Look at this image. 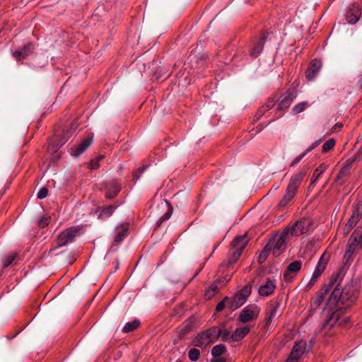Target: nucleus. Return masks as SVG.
Listing matches in <instances>:
<instances>
[{"label":"nucleus","mask_w":362,"mask_h":362,"mask_svg":"<svg viewBox=\"0 0 362 362\" xmlns=\"http://www.w3.org/2000/svg\"><path fill=\"white\" fill-rule=\"evenodd\" d=\"M357 296L358 291L354 285L341 288L337 284L328 298L327 305L330 308L339 305L346 307L355 301Z\"/></svg>","instance_id":"1"},{"label":"nucleus","mask_w":362,"mask_h":362,"mask_svg":"<svg viewBox=\"0 0 362 362\" xmlns=\"http://www.w3.org/2000/svg\"><path fill=\"white\" fill-rule=\"evenodd\" d=\"M313 225V220L308 217H304L292 225L288 226L285 229L288 230L291 237L299 236L309 231Z\"/></svg>","instance_id":"2"},{"label":"nucleus","mask_w":362,"mask_h":362,"mask_svg":"<svg viewBox=\"0 0 362 362\" xmlns=\"http://www.w3.org/2000/svg\"><path fill=\"white\" fill-rule=\"evenodd\" d=\"M246 234L236 237L232 242L233 251L228 258V264H232L240 257L243 249L247 243Z\"/></svg>","instance_id":"3"},{"label":"nucleus","mask_w":362,"mask_h":362,"mask_svg":"<svg viewBox=\"0 0 362 362\" xmlns=\"http://www.w3.org/2000/svg\"><path fill=\"white\" fill-rule=\"evenodd\" d=\"M336 307H337V308L329 316L325 323V326L329 325L330 327H333L337 324L341 325L349 322L348 317H342L346 312V307L339 305L334 306V308ZM332 309H333V308Z\"/></svg>","instance_id":"4"},{"label":"nucleus","mask_w":362,"mask_h":362,"mask_svg":"<svg viewBox=\"0 0 362 362\" xmlns=\"http://www.w3.org/2000/svg\"><path fill=\"white\" fill-rule=\"evenodd\" d=\"M260 308L255 305H249L245 307L240 312L238 320L243 323L256 320L259 315Z\"/></svg>","instance_id":"5"},{"label":"nucleus","mask_w":362,"mask_h":362,"mask_svg":"<svg viewBox=\"0 0 362 362\" xmlns=\"http://www.w3.org/2000/svg\"><path fill=\"white\" fill-rule=\"evenodd\" d=\"M291 238L288 234V230L284 229L279 235L276 236L273 241L271 243V250L274 255H279L281 251L284 249L286 242Z\"/></svg>","instance_id":"6"},{"label":"nucleus","mask_w":362,"mask_h":362,"mask_svg":"<svg viewBox=\"0 0 362 362\" xmlns=\"http://www.w3.org/2000/svg\"><path fill=\"white\" fill-rule=\"evenodd\" d=\"M78 230L79 229L76 227H71L64 230L59 235L57 238V245L62 247L69 243H71L77 235Z\"/></svg>","instance_id":"7"},{"label":"nucleus","mask_w":362,"mask_h":362,"mask_svg":"<svg viewBox=\"0 0 362 362\" xmlns=\"http://www.w3.org/2000/svg\"><path fill=\"white\" fill-rule=\"evenodd\" d=\"M302 262L300 260L294 261L290 263L284 274V281L291 283L296 276L297 273L300 270Z\"/></svg>","instance_id":"8"},{"label":"nucleus","mask_w":362,"mask_h":362,"mask_svg":"<svg viewBox=\"0 0 362 362\" xmlns=\"http://www.w3.org/2000/svg\"><path fill=\"white\" fill-rule=\"evenodd\" d=\"M250 293L251 288L250 287L245 286L241 289L238 293L235 294L233 299L232 300L230 305L231 309H237L243 305Z\"/></svg>","instance_id":"9"},{"label":"nucleus","mask_w":362,"mask_h":362,"mask_svg":"<svg viewBox=\"0 0 362 362\" xmlns=\"http://www.w3.org/2000/svg\"><path fill=\"white\" fill-rule=\"evenodd\" d=\"M362 217V204H358L354 209L352 214L346 224L344 230L348 233L358 223Z\"/></svg>","instance_id":"10"},{"label":"nucleus","mask_w":362,"mask_h":362,"mask_svg":"<svg viewBox=\"0 0 362 362\" xmlns=\"http://www.w3.org/2000/svg\"><path fill=\"white\" fill-rule=\"evenodd\" d=\"M362 16L361 7L356 4H352L346 12L347 23H357Z\"/></svg>","instance_id":"11"},{"label":"nucleus","mask_w":362,"mask_h":362,"mask_svg":"<svg viewBox=\"0 0 362 362\" xmlns=\"http://www.w3.org/2000/svg\"><path fill=\"white\" fill-rule=\"evenodd\" d=\"M362 246V231L356 229L351 235L348 242L347 253L351 255L356 247Z\"/></svg>","instance_id":"12"},{"label":"nucleus","mask_w":362,"mask_h":362,"mask_svg":"<svg viewBox=\"0 0 362 362\" xmlns=\"http://www.w3.org/2000/svg\"><path fill=\"white\" fill-rule=\"evenodd\" d=\"M305 172L300 171L293 175L289 181L286 189L296 194L303 178L305 177Z\"/></svg>","instance_id":"13"},{"label":"nucleus","mask_w":362,"mask_h":362,"mask_svg":"<svg viewBox=\"0 0 362 362\" xmlns=\"http://www.w3.org/2000/svg\"><path fill=\"white\" fill-rule=\"evenodd\" d=\"M296 97V94L293 91H287L282 94L279 98L278 110H282L287 109Z\"/></svg>","instance_id":"14"},{"label":"nucleus","mask_w":362,"mask_h":362,"mask_svg":"<svg viewBox=\"0 0 362 362\" xmlns=\"http://www.w3.org/2000/svg\"><path fill=\"white\" fill-rule=\"evenodd\" d=\"M322 66V63L318 59H313L310 62L308 68L305 71V76L309 80H313L316 76L318 74Z\"/></svg>","instance_id":"15"},{"label":"nucleus","mask_w":362,"mask_h":362,"mask_svg":"<svg viewBox=\"0 0 362 362\" xmlns=\"http://www.w3.org/2000/svg\"><path fill=\"white\" fill-rule=\"evenodd\" d=\"M275 289V281L267 279L266 282L259 287L258 293L259 296L266 297L272 295Z\"/></svg>","instance_id":"16"},{"label":"nucleus","mask_w":362,"mask_h":362,"mask_svg":"<svg viewBox=\"0 0 362 362\" xmlns=\"http://www.w3.org/2000/svg\"><path fill=\"white\" fill-rule=\"evenodd\" d=\"M91 142L92 141L89 138L83 139L78 145L71 148V155L75 157L80 156L90 146Z\"/></svg>","instance_id":"17"},{"label":"nucleus","mask_w":362,"mask_h":362,"mask_svg":"<svg viewBox=\"0 0 362 362\" xmlns=\"http://www.w3.org/2000/svg\"><path fill=\"white\" fill-rule=\"evenodd\" d=\"M279 308V303L276 301H271L267 308L265 313V323L269 325L272 322L273 318L277 315Z\"/></svg>","instance_id":"18"},{"label":"nucleus","mask_w":362,"mask_h":362,"mask_svg":"<svg viewBox=\"0 0 362 362\" xmlns=\"http://www.w3.org/2000/svg\"><path fill=\"white\" fill-rule=\"evenodd\" d=\"M160 208L165 211V214L163 216H161L160 218L158 220L156 223L157 226H160L163 221L169 219L173 213V207L170 205V204L166 200H164L160 203Z\"/></svg>","instance_id":"19"},{"label":"nucleus","mask_w":362,"mask_h":362,"mask_svg":"<svg viewBox=\"0 0 362 362\" xmlns=\"http://www.w3.org/2000/svg\"><path fill=\"white\" fill-rule=\"evenodd\" d=\"M192 343L194 346H198L202 349H204L211 344L210 341L207 339L204 332L199 333L196 337H194Z\"/></svg>","instance_id":"20"},{"label":"nucleus","mask_w":362,"mask_h":362,"mask_svg":"<svg viewBox=\"0 0 362 362\" xmlns=\"http://www.w3.org/2000/svg\"><path fill=\"white\" fill-rule=\"evenodd\" d=\"M34 49V45L32 43L25 45L22 50H16L13 53V55L16 59L22 60L25 59Z\"/></svg>","instance_id":"21"},{"label":"nucleus","mask_w":362,"mask_h":362,"mask_svg":"<svg viewBox=\"0 0 362 362\" xmlns=\"http://www.w3.org/2000/svg\"><path fill=\"white\" fill-rule=\"evenodd\" d=\"M129 230V224L122 223L116 228V235L115 237V243H120L127 235Z\"/></svg>","instance_id":"22"},{"label":"nucleus","mask_w":362,"mask_h":362,"mask_svg":"<svg viewBox=\"0 0 362 362\" xmlns=\"http://www.w3.org/2000/svg\"><path fill=\"white\" fill-rule=\"evenodd\" d=\"M250 331V328L247 326L238 327L231 334V340L233 341H240L242 340Z\"/></svg>","instance_id":"23"},{"label":"nucleus","mask_w":362,"mask_h":362,"mask_svg":"<svg viewBox=\"0 0 362 362\" xmlns=\"http://www.w3.org/2000/svg\"><path fill=\"white\" fill-rule=\"evenodd\" d=\"M204 332L207 339L210 341V344H213L220 337L221 329L216 327H212L205 330Z\"/></svg>","instance_id":"24"},{"label":"nucleus","mask_w":362,"mask_h":362,"mask_svg":"<svg viewBox=\"0 0 362 362\" xmlns=\"http://www.w3.org/2000/svg\"><path fill=\"white\" fill-rule=\"evenodd\" d=\"M327 260L324 258V256H322L320 259L318 260V262L314 269V272L313 273V275L315 278L318 279L320 276L322 275V274L324 272L326 266H327Z\"/></svg>","instance_id":"25"},{"label":"nucleus","mask_w":362,"mask_h":362,"mask_svg":"<svg viewBox=\"0 0 362 362\" xmlns=\"http://www.w3.org/2000/svg\"><path fill=\"white\" fill-rule=\"evenodd\" d=\"M266 40V37L262 36V37L258 41V42L255 45V47L250 51V55L252 57H257L262 51L264 42Z\"/></svg>","instance_id":"26"},{"label":"nucleus","mask_w":362,"mask_h":362,"mask_svg":"<svg viewBox=\"0 0 362 362\" xmlns=\"http://www.w3.org/2000/svg\"><path fill=\"white\" fill-rule=\"evenodd\" d=\"M274 105V100H269L264 105H263L257 111L256 117L259 119L267 111L272 109Z\"/></svg>","instance_id":"27"},{"label":"nucleus","mask_w":362,"mask_h":362,"mask_svg":"<svg viewBox=\"0 0 362 362\" xmlns=\"http://www.w3.org/2000/svg\"><path fill=\"white\" fill-rule=\"evenodd\" d=\"M119 191V185L117 182H113L110 187H108L107 192H106V197L107 198H112L115 197Z\"/></svg>","instance_id":"28"},{"label":"nucleus","mask_w":362,"mask_h":362,"mask_svg":"<svg viewBox=\"0 0 362 362\" xmlns=\"http://www.w3.org/2000/svg\"><path fill=\"white\" fill-rule=\"evenodd\" d=\"M139 325L140 322L139 320H133L132 322H127L122 328V332L124 333H129L137 329Z\"/></svg>","instance_id":"29"},{"label":"nucleus","mask_w":362,"mask_h":362,"mask_svg":"<svg viewBox=\"0 0 362 362\" xmlns=\"http://www.w3.org/2000/svg\"><path fill=\"white\" fill-rule=\"evenodd\" d=\"M295 195V194L286 189V194L280 201L279 206L281 207L286 206L293 199Z\"/></svg>","instance_id":"30"},{"label":"nucleus","mask_w":362,"mask_h":362,"mask_svg":"<svg viewBox=\"0 0 362 362\" xmlns=\"http://www.w3.org/2000/svg\"><path fill=\"white\" fill-rule=\"evenodd\" d=\"M226 351V347L223 344H218L214 346L211 349V354L214 357L221 356Z\"/></svg>","instance_id":"31"},{"label":"nucleus","mask_w":362,"mask_h":362,"mask_svg":"<svg viewBox=\"0 0 362 362\" xmlns=\"http://www.w3.org/2000/svg\"><path fill=\"white\" fill-rule=\"evenodd\" d=\"M326 168L327 167L325 164H321L314 170L313 174L312 183H314L319 179Z\"/></svg>","instance_id":"32"},{"label":"nucleus","mask_w":362,"mask_h":362,"mask_svg":"<svg viewBox=\"0 0 362 362\" xmlns=\"http://www.w3.org/2000/svg\"><path fill=\"white\" fill-rule=\"evenodd\" d=\"M327 289H326L324 293H321L318 296L312 300L310 305L313 309H317L321 305L325 298L324 294L327 293Z\"/></svg>","instance_id":"33"},{"label":"nucleus","mask_w":362,"mask_h":362,"mask_svg":"<svg viewBox=\"0 0 362 362\" xmlns=\"http://www.w3.org/2000/svg\"><path fill=\"white\" fill-rule=\"evenodd\" d=\"M292 349H296V352L302 356L305 352L306 342L305 341H300L295 344Z\"/></svg>","instance_id":"34"},{"label":"nucleus","mask_w":362,"mask_h":362,"mask_svg":"<svg viewBox=\"0 0 362 362\" xmlns=\"http://www.w3.org/2000/svg\"><path fill=\"white\" fill-rule=\"evenodd\" d=\"M200 356V351L196 348H192L188 351V357L192 361H197Z\"/></svg>","instance_id":"35"},{"label":"nucleus","mask_w":362,"mask_h":362,"mask_svg":"<svg viewBox=\"0 0 362 362\" xmlns=\"http://www.w3.org/2000/svg\"><path fill=\"white\" fill-rule=\"evenodd\" d=\"M308 104L307 102H301V103L296 105L292 108V112L295 115L299 114V113L302 112L308 107Z\"/></svg>","instance_id":"36"},{"label":"nucleus","mask_w":362,"mask_h":362,"mask_svg":"<svg viewBox=\"0 0 362 362\" xmlns=\"http://www.w3.org/2000/svg\"><path fill=\"white\" fill-rule=\"evenodd\" d=\"M218 286L216 284H211L205 292V297L210 299L214 296L217 292Z\"/></svg>","instance_id":"37"},{"label":"nucleus","mask_w":362,"mask_h":362,"mask_svg":"<svg viewBox=\"0 0 362 362\" xmlns=\"http://www.w3.org/2000/svg\"><path fill=\"white\" fill-rule=\"evenodd\" d=\"M116 208L117 207L113 205L106 206L103 208L100 214L104 217H110L113 214Z\"/></svg>","instance_id":"38"},{"label":"nucleus","mask_w":362,"mask_h":362,"mask_svg":"<svg viewBox=\"0 0 362 362\" xmlns=\"http://www.w3.org/2000/svg\"><path fill=\"white\" fill-rule=\"evenodd\" d=\"M335 145V141L333 139H330L327 140L323 145H322V151L323 152H328L329 150H331Z\"/></svg>","instance_id":"39"},{"label":"nucleus","mask_w":362,"mask_h":362,"mask_svg":"<svg viewBox=\"0 0 362 362\" xmlns=\"http://www.w3.org/2000/svg\"><path fill=\"white\" fill-rule=\"evenodd\" d=\"M271 250V242H269L264 247L262 253L259 255V259L260 262H263L266 259L268 252Z\"/></svg>","instance_id":"40"},{"label":"nucleus","mask_w":362,"mask_h":362,"mask_svg":"<svg viewBox=\"0 0 362 362\" xmlns=\"http://www.w3.org/2000/svg\"><path fill=\"white\" fill-rule=\"evenodd\" d=\"M16 253H11L9 254L6 258H5V260H4V267H8V266H10L12 262H13V260L16 259Z\"/></svg>","instance_id":"41"},{"label":"nucleus","mask_w":362,"mask_h":362,"mask_svg":"<svg viewBox=\"0 0 362 362\" xmlns=\"http://www.w3.org/2000/svg\"><path fill=\"white\" fill-rule=\"evenodd\" d=\"M220 337H221L222 341H231V334H230V332L225 329L221 330V334Z\"/></svg>","instance_id":"42"},{"label":"nucleus","mask_w":362,"mask_h":362,"mask_svg":"<svg viewBox=\"0 0 362 362\" xmlns=\"http://www.w3.org/2000/svg\"><path fill=\"white\" fill-rule=\"evenodd\" d=\"M306 156V152H303L298 156H296L293 161L291 163V166H295L297 163H298L305 156Z\"/></svg>","instance_id":"43"},{"label":"nucleus","mask_w":362,"mask_h":362,"mask_svg":"<svg viewBox=\"0 0 362 362\" xmlns=\"http://www.w3.org/2000/svg\"><path fill=\"white\" fill-rule=\"evenodd\" d=\"M318 281L316 278H315L313 276H311L310 281L307 284V285L305 287V289L306 291L310 290L313 286L316 284V282Z\"/></svg>","instance_id":"44"},{"label":"nucleus","mask_w":362,"mask_h":362,"mask_svg":"<svg viewBox=\"0 0 362 362\" xmlns=\"http://www.w3.org/2000/svg\"><path fill=\"white\" fill-rule=\"evenodd\" d=\"M48 194V189L46 187L41 188L38 193H37V198L38 199H44L45 198Z\"/></svg>","instance_id":"45"},{"label":"nucleus","mask_w":362,"mask_h":362,"mask_svg":"<svg viewBox=\"0 0 362 362\" xmlns=\"http://www.w3.org/2000/svg\"><path fill=\"white\" fill-rule=\"evenodd\" d=\"M321 139H319L317 141H315V142H313L305 151V152H306V154L309 152H310L311 151L314 150L315 148H317L320 144L321 143Z\"/></svg>","instance_id":"46"},{"label":"nucleus","mask_w":362,"mask_h":362,"mask_svg":"<svg viewBox=\"0 0 362 362\" xmlns=\"http://www.w3.org/2000/svg\"><path fill=\"white\" fill-rule=\"evenodd\" d=\"M49 217H42L39 221V226L42 228L47 226L49 224Z\"/></svg>","instance_id":"47"},{"label":"nucleus","mask_w":362,"mask_h":362,"mask_svg":"<svg viewBox=\"0 0 362 362\" xmlns=\"http://www.w3.org/2000/svg\"><path fill=\"white\" fill-rule=\"evenodd\" d=\"M227 300H228V298H225L223 300L220 301L217 304V305L216 307V310L217 312H220V311H221V310H223L224 309V308H225V301Z\"/></svg>","instance_id":"48"},{"label":"nucleus","mask_w":362,"mask_h":362,"mask_svg":"<svg viewBox=\"0 0 362 362\" xmlns=\"http://www.w3.org/2000/svg\"><path fill=\"white\" fill-rule=\"evenodd\" d=\"M103 156L100 157L98 160H91L90 164H89V167L91 170H94V169H97L98 167H99V159L102 158Z\"/></svg>","instance_id":"49"},{"label":"nucleus","mask_w":362,"mask_h":362,"mask_svg":"<svg viewBox=\"0 0 362 362\" xmlns=\"http://www.w3.org/2000/svg\"><path fill=\"white\" fill-rule=\"evenodd\" d=\"M340 276V274H337L335 276H332L331 278V283L329 285V288H332V286L334 285L335 281H337V279Z\"/></svg>","instance_id":"50"},{"label":"nucleus","mask_w":362,"mask_h":362,"mask_svg":"<svg viewBox=\"0 0 362 362\" xmlns=\"http://www.w3.org/2000/svg\"><path fill=\"white\" fill-rule=\"evenodd\" d=\"M296 349H292L290 356H291L292 357L298 361L301 356L298 353H296Z\"/></svg>","instance_id":"51"},{"label":"nucleus","mask_w":362,"mask_h":362,"mask_svg":"<svg viewBox=\"0 0 362 362\" xmlns=\"http://www.w3.org/2000/svg\"><path fill=\"white\" fill-rule=\"evenodd\" d=\"M298 361L289 355L286 362H298Z\"/></svg>","instance_id":"52"},{"label":"nucleus","mask_w":362,"mask_h":362,"mask_svg":"<svg viewBox=\"0 0 362 362\" xmlns=\"http://www.w3.org/2000/svg\"><path fill=\"white\" fill-rule=\"evenodd\" d=\"M139 175H137V173H134V175H133V179H134V180H138V179H139Z\"/></svg>","instance_id":"53"},{"label":"nucleus","mask_w":362,"mask_h":362,"mask_svg":"<svg viewBox=\"0 0 362 362\" xmlns=\"http://www.w3.org/2000/svg\"><path fill=\"white\" fill-rule=\"evenodd\" d=\"M48 150H49V151H51V152H54H54H57V150H54V147L49 146V147H48Z\"/></svg>","instance_id":"54"},{"label":"nucleus","mask_w":362,"mask_h":362,"mask_svg":"<svg viewBox=\"0 0 362 362\" xmlns=\"http://www.w3.org/2000/svg\"><path fill=\"white\" fill-rule=\"evenodd\" d=\"M144 170H145V167H144V168H139V169H138V171H139V173H142Z\"/></svg>","instance_id":"55"},{"label":"nucleus","mask_w":362,"mask_h":362,"mask_svg":"<svg viewBox=\"0 0 362 362\" xmlns=\"http://www.w3.org/2000/svg\"><path fill=\"white\" fill-rule=\"evenodd\" d=\"M54 158H54H59V156H54V158Z\"/></svg>","instance_id":"56"}]
</instances>
